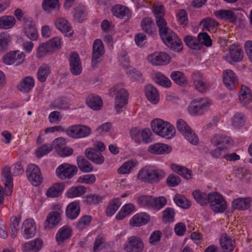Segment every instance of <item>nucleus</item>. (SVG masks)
<instances>
[{
    "mask_svg": "<svg viewBox=\"0 0 252 252\" xmlns=\"http://www.w3.org/2000/svg\"><path fill=\"white\" fill-rule=\"evenodd\" d=\"M164 176L165 172L163 170L152 166H145L137 174L139 180L151 184L158 183Z\"/></svg>",
    "mask_w": 252,
    "mask_h": 252,
    "instance_id": "nucleus-1",
    "label": "nucleus"
},
{
    "mask_svg": "<svg viewBox=\"0 0 252 252\" xmlns=\"http://www.w3.org/2000/svg\"><path fill=\"white\" fill-rule=\"evenodd\" d=\"M123 83H117L111 90L115 93L114 99V111L117 114H120L126 109L128 103L129 94L124 88Z\"/></svg>",
    "mask_w": 252,
    "mask_h": 252,
    "instance_id": "nucleus-2",
    "label": "nucleus"
},
{
    "mask_svg": "<svg viewBox=\"0 0 252 252\" xmlns=\"http://www.w3.org/2000/svg\"><path fill=\"white\" fill-rule=\"evenodd\" d=\"M153 131L157 135L166 138H170L175 133L174 127L169 123L160 119H155L151 122Z\"/></svg>",
    "mask_w": 252,
    "mask_h": 252,
    "instance_id": "nucleus-3",
    "label": "nucleus"
},
{
    "mask_svg": "<svg viewBox=\"0 0 252 252\" xmlns=\"http://www.w3.org/2000/svg\"><path fill=\"white\" fill-rule=\"evenodd\" d=\"M160 37L163 43L173 50L181 51L182 44L181 39L177 34L168 27L161 29L159 31Z\"/></svg>",
    "mask_w": 252,
    "mask_h": 252,
    "instance_id": "nucleus-4",
    "label": "nucleus"
},
{
    "mask_svg": "<svg viewBox=\"0 0 252 252\" xmlns=\"http://www.w3.org/2000/svg\"><path fill=\"white\" fill-rule=\"evenodd\" d=\"M176 127L178 130L190 143L195 145L198 143V136L184 120L178 119L176 122Z\"/></svg>",
    "mask_w": 252,
    "mask_h": 252,
    "instance_id": "nucleus-5",
    "label": "nucleus"
},
{
    "mask_svg": "<svg viewBox=\"0 0 252 252\" xmlns=\"http://www.w3.org/2000/svg\"><path fill=\"white\" fill-rule=\"evenodd\" d=\"M208 203L215 213L223 212L226 209V203L222 195L217 192L209 193Z\"/></svg>",
    "mask_w": 252,
    "mask_h": 252,
    "instance_id": "nucleus-6",
    "label": "nucleus"
},
{
    "mask_svg": "<svg viewBox=\"0 0 252 252\" xmlns=\"http://www.w3.org/2000/svg\"><path fill=\"white\" fill-rule=\"evenodd\" d=\"M210 105V101L206 98L194 100L189 105L188 111L192 115H201L207 111Z\"/></svg>",
    "mask_w": 252,
    "mask_h": 252,
    "instance_id": "nucleus-7",
    "label": "nucleus"
},
{
    "mask_svg": "<svg viewBox=\"0 0 252 252\" xmlns=\"http://www.w3.org/2000/svg\"><path fill=\"white\" fill-rule=\"evenodd\" d=\"M144 244L141 238L137 236L128 237L124 246L126 252H142L144 249Z\"/></svg>",
    "mask_w": 252,
    "mask_h": 252,
    "instance_id": "nucleus-8",
    "label": "nucleus"
},
{
    "mask_svg": "<svg viewBox=\"0 0 252 252\" xmlns=\"http://www.w3.org/2000/svg\"><path fill=\"white\" fill-rule=\"evenodd\" d=\"M26 174L29 181L34 186H39L42 182L41 171L38 166L34 164H30L27 166Z\"/></svg>",
    "mask_w": 252,
    "mask_h": 252,
    "instance_id": "nucleus-9",
    "label": "nucleus"
},
{
    "mask_svg": "<svg viewBox=\"0 0 252 252\" xmlns=\"http://www.w3.org/2000/svg\"><path fill=\"white\" fill-rule=\"evenodd\" d=\"M77 168L68 163L60 165L56 170L57 176L60 179H70L77 174Z\"/></svg>",
    "mask_w": 252,
    "mask_h": 252,
    "instance_id": "nucleus-10",
    "label": "nucleus"
},
{
    "mask_svg": "<svg viewBox=\"0 0 252 252\" xmlns=\"http://www.w3.org/2000/svg\"><path fill=\"white\" fill-rule=\"evenodd\" d=\"M66 134L73 138H81L89 136L91 129L86 126L75 125L69 127L66 130Z\"/></svg>",
    "mask_w": 252,
    "mask_h": 252,
    "instance_id": "nucleus-11",
    "label": "nucleus"
},
{
    "mask_svg": "<svg viewBox=\"0 0 252 252\" xmlns=\"http://www.w3.org/2000/svg\"><path fill=\"white\" fill-rule=\"evenodd\" d=\"M25 58V55L23 52L15 50L7 53L3 57V61L6 64H15V65L18 66L24 62Z\"/></svg>",
    "mask_w": 252,
    "mask_h": 252,
    "instance_id": "nucleus-12",
    "label": "nucleus"
},
{
    "mask_svg": "<svg viewBox=\"0 0 252 252\" xmlns=\"http://www.w3.org/2000/svg\"><path fill=\"white\" fill-rule=\"evenodd\" d=\"M148 62L153 65H164L170 62V56L164 52H156L147 56Z\"/></svg>",
    "mask_w": 252,
    "mask_h": 252,
    "instance_id": "nucleus-13",
    "label": "nucleus"
},
{
    "mask_svg": "<svg viewBox=\"0 0 252 252\" xmlns=\"http://www.w3.org/2000/svg\"><path fill=\"white\" fill-rule=\"evenodd\" d=\"M111 12L117 18L125 20H129L132 16V12L129 8L121 4L114 5L111 8Z\"/></svg>",
    "mask_w": 252,
    "mask_h": 252,
    "instance_id": "nucleus-14",
    "label": "nucleus"
},
{
    "mask_svg": "<svg viewBox=\"0 0 252 252\" xmlns=\"http://www.w3.org/2000/svg\"><path fill=\"white\" fill-rule=\"evenodd\" d=\"M70 72L75 76L80 75L82 71V64L78 54L72 52L69 58Z\"/></svg>",
    "mask_w": 252,
    "mask_h": 252,
    "instance_id": "nucleus-15",
    "label": "nucleus"
},
{
    "mask_svg": "<svg viewBox=\"0 0 252 252\" xmlns=\"http://www.w3.org/2000/svg\"><path fill=\"white\" fill-rule=\"evenodd\" d=\"M93 49L92 64L93 66H95L99 62V58L104 53L103 45L100 39H96L94 40Z\"/></svg>",
    "mask_w": 252,
    "mask_h": 252,
    "instance_id": "nucleus-16",
    "label": "nucleus"
},
{
    "mask_svg": "<svg viewBox=\"0 0 252 252\" xmlns=\"http://www.w3.org/2000/svg\"><path fill=\"white\" fill-rule=\"evenodd\" d=\"M223 82L229 90H233L238 83V80L235 73L230 69H227L223 72Z\"/></svg>",
    "mask_w": 252,
    "mask_h": 252,
    "instance_id": "nucleus-17",
    "label": "nucleus"
},
{
    "mask_svg": "<svg viewBox=\"0 0 252 252\" xmlns=\"http://www.w3.org/2000/svg\"><path fill=\"white\" fill-rule=\"evenodd\" d=\"M1 174L3 181L4 182L5 195H10L13 189V180L11 177L10 168L8 166H5L2 169Z\"/></svg>",
    "mask_w": 252,
    "mask_h": 252,
    "instance_id": "nucleus-18",
    "label": "nucleus"
},
{
    "mask_svg": "<svg viewBox=\"0 0 252 252\" xmlns=\"http://www.w3.org/2000/svg\"><path fill=\"white\" fill-rule=\"evenodd\" d=\"M150 220V216L145 212L139 213L134 215L129 223L132 227H139L147 224Z\"/></svg>",
    "mask_w": 252,
    "mask_h": 252,
    "instance_id": "nucleus-19",
    "label": "nucleus"
},
{
    "mask_svg": "<svg viewBox=\"0 0 252 252\" xmlns=\"http://www.w3.org/2000/svg\"><path fill=\"white\" fill-rule=\"evenodd\" d=\"M64 143V139L62 137L58 138L53 141V144L60 156L67 157L72 155L73 150L72 148L68 147H63Z\"/></svg>",
    "mask_w": 252,
    "mask_h": 252,
    "instance_id": "nucleus-20",
    "label": "nucleus"
},
{
    "mask_svg": "<svg viewBox=\"0 0 252 252\" xmlns=\"http://www.w3.org/2000/svg\"><path fill=\"white\" fill-rule=\"evenodd\" d=\"M85 154L91 161L97 164H101L104 161V158L101 153L93 148H89L85 150Z\"/></svg>",
    "mask_w": 252,
    "mask_h": 252,
    "instance_id": "nucleus-21",
    "label": "nucleus"
},
{
    "mask_svg": "<svg viewBox=\"0 0 252 252\" xmlns=\"http://www.w3.org/2000/svg\"><path fill=\"white\" fill-rule=\"evenodd\" d=\"M22 229L23 236L26 239H30L34 236L36 232V226L33 220L29 219L24 221Z\"/></svg>",
    "mask_w": 252,
    "mask_h": 252,
    "instance_id": "nucleus-22",
    "label": "nucleus"
},
{
    "mask_svg": "<svg viewBox=\"0 0 252 252\" xmlns=\"http://www.w3.org/2000/svg\"><path fill=\"white\" fill-rule=\"evenodd\" d=\"M214 15L219 19L224 20L232 23H236L237 20L236 14L231 10H219L214 12Z\"/></svg>",
    "mask_w": 252,
    "mask_h": 252,
    "instance_id": "nucleus-23",
    "label": "nucleus"
},
{
    "mask_svg": "<svg viewBox=\"0 0 252 252\" xmlns=\"http://www.w3.org/2000/svg\"><path fill=\"white\" fill-rule=\"evenodd\" d=\"M42 246V240L41 239L36 238L24 244L22 249L24 252H38Z\"/></svg>",
    "mask_w": 252,
    "mask_h": 252,
    "instance_id": "nucleus-24",
    "label": "nucleus"
},
{
    "mask_svg": "<svg viewBox=\"0 0 252 252\" xmlns=\"http://www.w3.org/2000/svg\"><path fill=\"white\" fill-rule=\"evenodd\" d=\"M211 142L214 145L220 148H225L227 150L228 146L231 144V139L222 134H216L212 139Z\"/></svg>",
    "mask_w": 252,
    "mask_h": 252,
    "instance_id": "nucleus-25",
    "label": "nucleus"
},
{
    "mask_svg": "<svg viewBox=\"0 0 252 252\" xmlns=\"http://www.w3.org/2000/svg\"><path fill=\"white\" fill-rule=\"evenodd\" d=\"M80 212L79 202L75 201L70 203L66 208V216L70 220H75L79 216Z\"/></svg>",
    "mask_w": 252,
    "mask_h": 252,
    "instance_id": "nucleus-26",
    "label": "nucleus"
},
{
    "mask_svg": "<svg viewBox=\"0 0 252 252\" xmlns=\"http://www.w3.org/2000/svg\"><path fill=\"white\" fill-rule=\"evenodd\" d=\"M54 24L57 29L63 33H68L69 36L73 34L72 27L67 20L63 18H58L55 21Z\"/></svg>",
    "mask_w": 252,
    "mask_h": 252,
    "instance_id": "nucleus-27",
    "label": "nucleus"
},
{
    "mask_svg": "<svg viewBox=\"0 0 252 252\" xmlns=\"http://www.w3.org/2000/svg\"><path fill=\"white\" fill-rule=\"evenodd\" d=\"M145 92L148 100L153 104H157L159 99V94L156 87L151 84L147 85L145 88Z\"/></svg>",
    "mask_w": 252,
    "mask_h": 252,
    "instance_id": "nucleus-28",
    "label": "nucleus"
},
{
    "mask_svg": "<svg viewBox=\"0 0 252 252\" xmlns=\"http://www.w3.org/2000/svg\"><path fill=\"white\" fill-rule=\"evenodd\" d=\"M61 220V215L59 212H52L50 213L47 218L44 224L45 229L52 228L58 223Z\"/></svg>",
    "mask_w": 252,
    "mask_h": 252,
    "instance_id": "nucleus-29",
    "label": "nucleus"
},
{
    "mask_svg": "<svg viewBox=\"0 0 252 252\" xmlns=\"http://www.w3.org/2000/svg\"><path fill=\"white\" fill-rule=\"evenodd\" d=\"M220 243L223 252H232L235 247V241L226 234L221 235Z\"/></svg>",
    "mask_w": 252,
    "mask_h": 252,
    "instance_id": "nucleus-30",
    "label": "nucleus"
},
{
    "mask_svg": "<svg viewBox=\"0 0 252 252\" xmlns=\"http://www.w3.org/2000/svg\"><path fill=\"white\" fill-rule=\"evenodd\" d=\"M72 235L71 229L67 225L63 226L58 231L56 235V240L59 245L69 239Z\"/></svg>",
    "mask_w": 252,
    "mask_h": 252,
    "instance_id": "nucleus-31",
    "label": "nucleus"
},
{
    "mask_svg": "<svg viewBox=\"0 0 252 252\" xmlns=\"http://www.w3.org/2000/svg\"><path fill=\"white\" fill-rule=\"evenodd\" d=\"M171 148L167 145L162 143H156L151 145L148 147V151L154 154L163 155L170 152Z\"/></svg>",
    "mask_w": 252,
    "mask_h": 252,
    "instance_id": "nucleus-32",
    "label": "nucleus"
},
{
    "mask_svg": "<svg viewBox=\"0 0 252 252\" xmlns=\"http://www.w3.org/2000/svg\"><path fill=\"white\" fill-rule=\"evenodd\" d=\"M34 86V80L30 76L23 78L18 85V90L23 93H29Z\"/></svg>",
    "mask_w": 252,
    "mask_h": 252,
    "instance_id": "nucleus-33",
    "label": "nucleus"
},
{
    "mask_svg": "<svg viewBox=\"0 0 252 252\" xmlns=\"http://www.w3.org/2000/svg\"><path fill=\"white\" fill-rule=\"evenodd\" d=\"M64 188V185L62 183H55L48 189L46 195L51 198L58 197L62 194Z\"/></svg>",
    "mask_w": 252,
    "mask_h": 252,
    "instance_id": "nucleus-34",
    "label": "nucleus"
},
{
    "mask_svg": "<svg viewBox=\"0 0 252 252\" xmlns=\"http://www.w3.org/2000/svg\"><path fill=\"white\" fill-rule=\"evenodd\" d=\"M172 170L180 175L187 180H190L192 178V172L186 167L175 164L171 165Z\"/></svg>",
    "mask_w": 252,
    "mask_h": 252,
    "instance_id": "nucleus-35",
    "label": "nucleus"
},
{
    "mask_svg": "<svg viewBox=\"0 0 252 252\" xmlns=\"http://www.w3.org/2000/svg\"><path fill=\"white\" fill-rule=\"evenodd\" d=\"M86 103L92 109L97 111L102 107V101L98 95H89L86 98Z\"/></svg>",
    "mask_w": 252,
    "mask_h": 252,
    "instance_id": "nucleus-36",
    "label": "nucleus"
},
{
    "mask_svg": "<svg viewBox=\"0 0 252 252\" xmlns=\"http://www.w3.org/2000/svg\"><path fill=\"white\" fill-rule=\"evenodd\" d=\"M192 79L196 90L200 92H204L206 91V84L201 74L199 72L193 73L192 74Z\"/></svg>",
    "mask_w": 252,
    "mask_h": 252,
    "instance_id": "nucleus-37",
    "label": "nucleus"
},
{
    "mask_svg": "<svg viewBox=\"0 0 252 252\" xmlns=\"http://www.w3.org/2000/svg\"><path fill=\"white\" fill-rule=\"evenodd\" d=\"M24 32L27 37L30 39L34 41L38 37L37 30L35 25L32 22L28 21L24 24Z\"/></svg>",
    "mask_w": 252,
    "mask_h": 252,
    "instance_id": "nucleus-38",
    "label": "nucleus"
},
{
    "mask_svg": "<svg viewBox=\"0 0 252 252\" xmlns=\"http://www.w3.org/2000/svg\"><path fill=\"white\" fill-rule=\"evenodd\" d=\"M118 59L120 65L126 70L127 74L130 73V60L127 52L125 50L121 51L118 54Z\"/></svg>",
    "mask_w": 252,
    "mask_h": 252,
    "instance_id": "nucleus-39",
    "label": "nucleus"
},
{
    "mask_svg": "<svg viewBox=\"0 0 252 252\" xmlns=\"http://www.w3.org/2000/svg\"><path fill=\"white\" fill-rule=\"evenodd\" d=\"M77 164L78 168L83 172L89 173L93 171V166L84 156L77 158Z\"/></svg>",
    "mask_w": 252,
    "mask_h": 252,
    "instance_id": "nucleus-40",
    "label": "nucleus"
},
{
    "mask_svg": "<svg viewBox=\"0 0 252 252\" xmlns=\"http://www.w3.org/2000/svg\"><path fill=\"white\" fill-rule=\"evenodd\" d=\"M229 54L231 59L235 62L242 61L243 58V51L240 46L233 44L229 47Z\"/></svg>",
    "mask_w": 252,
    "mask_h": 252,
    "instance_id": "nucleus-41",
    "label": "nucleus"
},
{
    "mask_svg": "<svg viewBox=\"0 0 252 252\" xmlns=\"http://www.w3.org/2000/svg\"><path fill=\"white\" fill-rule=\"evenodd\" d=\"M250 197L238 198L232 202V206L235 209L245 210L250 206Z\"/></svg>",
    "mask_w": 252,
    "mask_h": 252,
    "instance_id": "nucleus-42",
    "label": "nucleus"
},
{
    "mask_svg": "<svg viewBox=\"0 0 252 252\" xmlns=\"http://www.w3.org/2000/svg\"><path fill=\"white\" fill-rule=\"evenodd\" d=\"M239 97L240 102L243 105L250 103L252 101L251 90L247 86L242 85Z\"/></svg>",
    "mask_w": 252,
    "mask_h": 252,
    "instance_id": "nucleus-43",
    "label": "nucleus"
},
{
    "mask_svg": "<svg viewBox=\"0 0 252 252\" xmlns=\"http://www.w3.org/2000/svg\"><path fill=\"white\" fill-rule=\"evenodd\" d=\"M42 7L43 10L47 13L53 10H58L60 8L59 0H43Z\"/></svg>",
    "mask_w": 252,
    "mask_h": 252,
    "instance_id": "nucleus-44",
    "label": "nucleus"
},
{
    "mask_svg": "<svg viewBox=\"0 0 252 252\" xmlns=\"http://www.w3.org/2000/svg\"><path fill=\"white\" fill-rule=\"evenodd\" d=\"M142 30L148 34H152L156 32L154 21L149 17L143 19L141 22Z\"/></svg>",
    "mask_w": 252,
    "mask_h": 252,
    "instance_id": "nucleus-45",
    "label": "nucleus"
},
{
    "mask_svg": "<svg viewBox=\"0 0 252 252\" xmlns=\"http://www.w3.org/2000/svg\"><path fill=\"white\" fill-rule=\"evenodd\" d=\"M192 195L196 202L201 206H205L208 203L209 193L195 190L193 191Z\"/></svg>",
    "mask_w": 252,
    "mask_h": 252,
    "instance_id": "nucleus-46",
    "label": "nucleus"
},
{
    "mask_svg": "<svg viewBox=\"0 0 252 252\" xmlns=\"http://www.w3.org/2000/svg\"><path fill=\"white\" fill-rule=\"evenodd\" d=\"M51 71L50 67L47 64H42L38 68L37 72V77L39 81L44 82Z\"/></svg>",
    "mask_w": 252,
    "mask_h": 252,
    "instance_id": "nucleus-47",
    "label": "nucleus"
},
{
    "mask_svg": "<svg viewBox=\"0 0 252 252\" xmlns=\"http://www.w3.org/2000/svg\"><path fill=\"white\" fill-rule=\"evenodd\" d=\"M170 78L177 84L184 86L187 84V80L183 72L173 71L170 74Z\"/></svg>",
    "mask_w": 252,
    "mask_h": 252,
    "instance_id": "nucleus-48",
    "label": "nucleus"
},
{
    "mask_svg": "<svg viewBox=\"0 0 252 252\" xmlns=\"http://www.w3.org/2000/svg\"><path fill=\"white\" fill-rule=\"evenodd\" d=\"M184 41L187 46L194 50L201 48V44L198 38H197L191 35H186L184 37Z\"/></svg>",
    "mask_w": 252,
    "mask_h": 252,
    "instance_id": "nucleus-49",
    "label": "nucleus"
},
{
    "mask_svg": "<svg viewBox=\"0 0 252 252\" xmlns=\"http://www.w3.org/2000/svg\"><path fill=\"white\" fill-rule=\"evenodd\" d=\"M15 19L12 16H3L0 17V28L9 29L12 28L15 24Z\"/></svg>",
    "mask_w": 252,
    "mask_h": 252,
    "instance_id": "nucleus-50",
    "label": "nucleus"
},
{
    "mask_svg": "<svg viewBox=\"0 0 252 252\" xmlns=\"http://www.w3.org/2000/svg\"><path fill=\"white\" fill-rule=\"evenodd\" d=\"M86 190V188L82 186L73 187L67 191V196L69 198L80 196L85 193Z\"/></svg>",
    "mask_w": 252,
    "mask_h": 252,
    "instance_id": "nucleus-51",
    "label": "nucleus"
},
{
    "mask_svg": "<svg viewBox=\"0 0 252 252\" xmlns=\"http://www.w3.org/2000/svg\"><path fill=\"white\" fill-rule=\"evenodd\" d=\"M101 28L103 31L102 37L104 41L107 44L110 43V35L109 30L110 23L106 19L103 20L101 23Z\"/></svg>",
    "mask_w": 252,
    "mask_h": 252,
    "instance_id": "nucleus-52",
    "label": "nucleus"
},
{
    "mask_svg": "<svg viewBox=\"0 0 252 252\" xmlns=\"http://www.w3.org/2000/svg\"><path fill=\"white\" fill-rule=\"evenodd\" d=\"M155 81L163 87L169 88L171 86V82L169 79L161 72H158L155 74Z\"/></svg>",
    "mask_w": 252,
    "mask_h": 252,
    "instance_id": "nucleus-53",
    "label": "nucleus"
},
{
    "mask_svg": "<svg viewBox=\"0 0 252 252\" xmlns=\"http://www.w3.org/2000/svg\"><path fill=\"white\" fill-rule=\"evenodd\" d=\"M167 202V199L164 196H160L157 197L153 196L152 208L159 211L166 205Z\"/></svg>",
    "mask_w": 252,
    "mask_h": 252,
    "instance_id": "nucleus-54",
    "label": "nucleus"
},
{
    "mask_svg": "<svg viewBox=\"0 0 252 252\" xmlns=\"http://www.w3.org/2000/svg\"><path fill=\"white\" fill-rule=\"evenodd\" d=\"M175 204L183 209H188L190 205V202L183 195L176 194L173 198Z\"/></svg>",
    "mask_w": 252,
    "mask_h": 252,
    "instance_id": "nucleus-55",
    "label": "nucleus"
},
{
    "mask_svg": "<svg viewBox=\"0 0 252 252\" xmlns=\"http://www.w3.org/2000/svg\"><path fill=\"white\" fill-rule=\"evenodd\" d=\"M245 123V117L242 113H236L232 119V125L235 128H240Z\"/></svg>",
    "mask_w": 252,
    "mask_h": 252,
    "instance_id": "nucleus-56",
    "label": "nucleus"
},
{
    "mask_svg": "<svg viewBox=\"0 0 252 252\" xmlns=\"http://www.w3.org/2000/svg\"><path fill=\"white\" fill-rule=\"evenodd\" d=\"M53 53L47 43H43L39 45L36 49V57L38 59L46 56L47 54Z\"/></svg>",
    "mask_w": 252,
    "mask_h": 252,
    "instance_id": "nucleus-57",
    "label": "nucleus"
},
{
    "mask_svg": "<svg viewBox=\"0 0 252 252\" xmlns=\"http://www.w3.org/2000/svg\"><path fill=\"white\" fill-rule=\"evenodd\" d=\"M202 22L203 24V29L205 30L210 32L215 31L217 27L218 26V23L214 19L207 17L204 19Z\"/></svg>",
    "mask_w": 252,
    "mask_h": 252,
    "instance_id": "nucleus-58",
    "label": "nucleus"
},
{
    "mask_svg": "<svg viewBox=\"0 0 252 252\" xmlns=\"http://www.w3.org/2000/svg\"><path fill=\"white\" fill-rule=\"evenodd\" d=\"M92 220V217L89 215H84L78 220L76 227L79 231L83 230L89 225Z\"/></svg>",
    "mask_w": 252,
    "mask_h": 252,
    "instance_id": "nucleus-59",
    "label": "nucleus"
},
{
    "mask_svg": "<svg viewBox=\"0 0 252 252\" xmlns=\"http://www.w3.org/2000/svg\"><path fill=\"white\" fill-rule=\"evenodd\" d=\"M86 8L84 5L78 4L73 9L74 18L78 22H80L86 16Z\"/></svg>",
    "mask_w": 252,
    "mask_h": 252,
    "instance_id": "nucleus-60",
    "label": "nucleus"
},
{
    "mask_svg": "<svg viewBox=\"0 0 252 252\" xmlns=\"http://www.w3.org/2000/svg\"><path fill=\"white\" fill-rule=\"evenodd\" d=\"M153 199L152 195H143L139 196L137 201L141 207L152 208Z\"/></svg>",
    "mask_w": 252,
    "mask_h": 252,
    "instance_id": "nucleus-61",
    "label": "nucleus"
},
{
    "mask_svg": "<svg viewBox=\"0 0 252 252\" xmlns=\"http://www.w3.org/2000/svg\"><path fill=\"white\" fill-rule=\"evenodd\" d=\"M174 216V209L171 207H167L162 212V220L165 222H173Z\"/></svg>",
    "mask_w": 252,
    "mask_h": 252,
    "instance_id": "nucleus-62",
    "label": "nucleus"
},
{
    "mask_svg": "<svg viewBox=\"0 0 252 252\" xmlns=\"http://www.w3.org/2000/svg\"><path fill=\"white\" fill-rule=\"evenodd\" d=\"M54 109H66L68 108V104L66 98H58L54 100L51 104Z\"/></svg>",
    "mask_w": 252,
    "mask_h": 252,
    "instance_id": "nucleus-63",
    "label": "nucleus"
},
{
    "mask_svg": "<svg viewBox=\"0 0 252 252\" xmlns=\"http://www.w3.org/2000/svg\"><path fill=\"white\" fill-rule=\"evenodd\" d=\"M102 197L96 194H91L85 197V202L90 205H96L101 202Z\"/></svg>",
    "mask_w": 252,
    "mask_h": 252,
    "instance_id": "nucleus-64",
    "label": "nucleus"
}]
</instances>
